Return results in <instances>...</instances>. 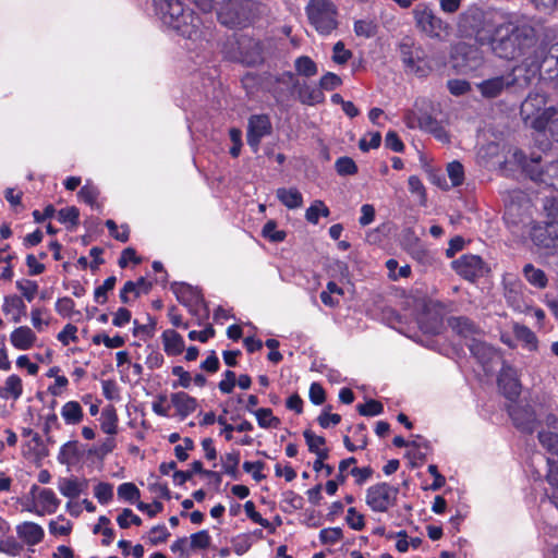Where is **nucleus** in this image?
I'll return each mask as SVG.
<instances>
[{
	"label": "nucleus",
	"mask_w": 558,
	"mask_h": 558,
	"mask_svg": "<svg viewBox=\"0 0 558 558\" xmlns=\"http://www.w3.org/2000/svg\"><path fill=\"white\" fill-rule=\"evenodd\" d=\"M458 27L464 36H474L480 45H488L499 58L522 59L529 68H541L542 51L537 49L541 26L526 16L473 8L460 15Z\"/></svg>",
	"instance_id": "f257e3e1"
},
{
	"label": "nucleus",
	"mask_w": 558,
	"mask_h": 558,
	"mask_svg": "<svg viewBox=\"0 0 558 558\" xmlns=\"http://www.w3.org/2000/svg\"><path fill=\"white\" fill-rule=\"evenodd\" d=\"M156 14L178 35L196 40L202 35V21L189 8L186 0H154Z\"/></svg>",
	"instance_id": "f03ea898"
},
{
	"label": "nucleus",
	"mask_w": 558,
	"mask_h": 558,
	"mask_svg": "<svg viewBox=\"0 0 558 558\" xmlns=\"http://www.w3.org/2000/svg\"><path fill=\"white\" fill-rule=\"evenodd\" d=\"M265 5L253 0H226L218 11V20L228 27H246L264 12Z\"/></svg>",
	"instance_id": "7ed1b4c3"
},
{
	"label": "nucleus",
	"mask_w": 558,
	"mask_h": 558,
	"mask_svg": "<svg viewBox=\"0 0 558 558\" xmlns=\"http://www.w3.org/2000/svg\"><path fill=\"white\" fill-rule=\"evenodd\" d=\"M547 98L542 93H531L520 107V114L525 122L537 130L543 131L550 123L558 129V106L545 108Z\"/></svg>",
	"instance_id": "20e7f679"
},
{
	"label": "nucleus",
	"mask_w": 558,
	"mask_h": 558,
	"mask_svg": "<svg viewBox=\"0 0 558 558\" xmlns=\"http://www.w3.org/2000/svg\"><path fill=\"white\" fill-rule=\"evenodd\" d=\"M306 14L311 25L322 35L330 34L338 26V11L331 0H310Z\"/></svg>",
	"instance_id": "39448f33"
},
{
	"label": "nucleus",
	"mask_w": 558,
	"mask_h": 558,
	"mask_svg": "<svg viewBox=\"0 0 558 558\" xmlns=\"http://www.w3.org/2000/svg\"><path fill=\"white\" fill-rule=\"evenodd\" d=\"M518 70H520V68L514 66L506 74L482 81L476 85V87L481 95L488 99L496 98L500 96L502 92L512 87L524 89L531 84V77L529 75H524L522 77L518 76L515 74Z\"/></svg>",
	"instance_id": "423d86ee"
},
{
	"label": "nucleus",
	"mask_w": 558,
	"mask_h": 558,
	"mask_svg": "<svg viewBox=\"0 0 558 558\" xmlns=\"http://www.w3.org/2000/svg\"><path fill=\"white\" fill-rule=\"evenodd\" d=\"M416 27L430 38L442 39L449 35L450 26L425 3L413 10Z\"/></svg>",
	"instance_id": "0eeeda50"
},
{
	"label": "nucleus",
	"mask_w": 558,
	"mask_h": 558,
	"mask_svg": "<svg viewBox=\"0 0 558 558\" xmlns=\"http://www.w3.org/2000/svg\"><path fill=\"white\" fill-rule=\"evenodd\" d=\"M398 494V487L377 483L366 489L365 502L375 512H386L396 505Z\"/></svg>",
	"instance_id": "6e6552de"
},
{
	"label": "nucleus",
	"mask_w": 558,
	"mask_h": 558,
	"mask_svg": "<svg viewBox=\"0 0 558 558\" xmlns=\"http://www.w3.org/2000/svg\"><path fill=\"white\" fill-rule=\"evenodd\" d=\"M272 126L268 116L254 114L248 119L246 140L247 144L256 153L264 136L271 133Z\"/></svg>",
	"instance_id": "1a4fd4ad"
},
{
	"label": "nucleus",
	"mask_w": 558,
	"mask_h": 558,
	"mask_svg": "<svg viewBox=\"0 0 558 558\" xmlns=\"http://www.w3.org/2000/svg\"><path fill=\"white\" fill-rule=\"evenodd\" d=\"M452 267L457 274L468 280H474L487 271L484 262L477 255H463L452 262Z\"/></svg>",
	"instance_id": "9d476101"
},
{
	"label": "nucleus",
	"mask_w": 558,
	"mask_h": 558,
	"mask_svg": "<svg viewBox=\"0 0 558 558\" xmlns=\"http://www.w3.org/2000/svg\"><path fill=\"white\" fill-rule=\"evenodd\" d=\"M538 440L547 452L558 458V417L556 415L549 414L546 417L545 427L538 432Z\"/></svg>",
	"instance_id": "9b49d317"
},
{
	"label": "nucleus",
	"mask_w": 558,
	"mask_h": 558,
	"mask_svg": "<svg viewBox=\"0 0 558 558\" xmlns=\"http://www.w3.org/2000/svg\"><path fill=\"white\" fill-rule=\"evenodd\" d=\"M468 345L472 354L486 371H490L493 365L498 364L501 361L499 352L486 342L472 338Z\"/></svg>",
	"instance_id": "f8f14e48"
},
{
	"label": "nucleus",
	"mask_w": 558,
	"mask_h": 558,
	"mask_svg": "<svg viewBox=\"0 0 558 558\" xmlns=\"http://www.w3.org/2000/svg\"><path fill=\"white\" fill-rule=\"evenodd\" d=\"M532 238L537 245L551 248L558 254V221H546L545 227L534 228Z\"/></svg>",
	"instance_id": "ddd939ff"
},
{
	"label": "nucleus",
	"mask_w": 558,
	"mask_h": 558,
	"mask_svg": "<svg viewBox=\"0 0 558 558\" xmlns=\"http://www.w3.org/2000/svg\"><path fill=\"white\" fill-rule=\"evenodd\" d=\"M509 414L514 425L523 432L532 433L535 423V414L527 405H512Z\"/></svg>",
	"instance_id": "4468645a"
},
{
	"label": "nucleus",
	"mask_w": 558,
	"mask_h": 558,
	"mask_svg": "<svg viewBox=\"0 0 558 558\" xmlns=\"http://www.w3.org/2000/svg\"><path fill=\"white\" fill-rule=\"evenodd\" d=\"M16 534L27 546H35L41 543L45 537L44 529L32 521H25L16 525Z\"/></svg>",
	"instance_id": "2eb2a0df"
},
{
	"label": "nucleus",
	"mask_w": 558,
	"mask_h": 558,
	"mask_svg": "<svg viewBox=\"0 0 558 558\" xmlns=\"http://www.w3.org/2000/svg\"><path fill=\"white\" fill-rule=\"evenodd\" d=\"M498 385L508 399H514L520 393V384L515 371L510 366H504L501 368Z\"/></svg>",
	"instance_id": "dca6fc26"
},
{
	"label": "nucleus",
	"mask_w": 558,
	"mask_h": 558,
	"mask_svg": "<svg viewBox=\"0 0 558 558\" xmlns=\"http://www.w3.org/2000/svg\"><path fill=\"white\" fill-rule=\"evenodd\" d=\"M151 283L145 278H140L137 281H126L120 290V300L122 303L128 304L133 299L138 298L141 294H146L150 291Z\"/></svg>",
	"instance_id": "f3484780"
},
{
	"label": "nucleus",
	"mask_w": 558,
	"mask_h": 558,
	"mask_svg": "<svg viewBox=\"0 0 558 558\" xmlns=\"http://www.w3.org/2000/svg\"><path fill=\"white\" fill-rule=\"evenodd\" d=\"M170 401L172 407L175 409L177 414L181 418H185L195 412L198 405L197 400L194 397H191L183 391L172 393L170 396Z\"/></svg>",
	"instance_id": "a211bd4d"
},
{
	"label": "nucleus",
	"mask_w": 558,
	"mask_h": 558,
	"mask_svg": "<svg viewBox=\"0 0 558 558\" xmlns=\"http://www.w3.org/2000/svg\"><path fill=\"white\" fill-rule=\"evenodd\" d=\"M505 296L508 304L517 312H525L529 305L524 302L522 295V286L518 280L505 282Z\"/></svg>",
	"instance_id": "6ab92c4d"
},
{
	"label": "nucleus",
	"mask_w": 558,
	"mask_h": 558,
	"mask_svg": "<svg viewBox=\"0 0 558 558\" xmlns=\"http://www.w3.org/2000/svg\"><path fill=\"white\" fill-rule=\"evenodd\" d=\"M36 339V335L27 326H21L14 329L10 336L12 345L17 350L23 351L31 349L34 345Z\"/></svg>",
	"instance_id": "aec40b11"
},
{
	"label": "nucleus",
	"mask_w": 558,
	"mask_h": 558,
	"mask_svg": "<svg viewBox=\"0 0 558 558\" xmlns=\"http://www.w3.org/2000/svg\"><path fill=\"white\" fill-rule=\"evenodd\" d=\"M86 488V483L76 477H61L58 480V489L66 498L78 497Z\"/></svg>",
	"instance_id": "412c9836"
},
{
	"label": "nucleus",
	"mask_w": 558,
	"mask_h": 558,
	"mask_svg": "<svg viewBox=\"0 0 558 558\" xmlns=\"http://www.w3.org/2000/svg\"><path fill=\"white\" fill-rule=\"evenodd\" d=\"M531 178L534 181L558 190V160L548 163L545 169L538 171L537 173H534V171L531 170Z\"/></svg>",
	"instance_id": "4be33fe9"
},
{
	"label": "nucleus",
	"mask_w": 558,
	"mask_h": 558,
	"mask_svg": "<svg viewBox=\"0 0 558 558\" xmlns=\"http://www.w3.org/2000/svg\"><path fill=\"white\" fill-rule=\"evenodd\" d=\"M162 342L165 352L168 355H179L184 350V340L175 330L168 329L162 332Z\"/></svg>",
	"instance_id": "5701e85b"
},
{
	"label": "nucleus",
	"mask_w": 558,
	"mask_h": 558,
	"mask_svg": "<svg viewBox=\"0 0 558 558\" xmlns=\"http://www.w3.org/2000/svg\"><path fill=\"white\" fill-rule=\"evenodd\" d=\"M23 393L22 379L17 375H10L0 386V398L3 400H17Z\"/></svg>",
	"instance_id": "b1692460"
},
{
	"label": "nucleus",
	"mask_w": 558,
	"mask_h": 558,
	"mask_svg": "<svg viewBox=\"0 0 558 558\" xmlns=\"http://www.w3.org/2000/svg\"><path fill=\"white\" fill-rule=\"evenodd\" d=\"M2 311L7 315H12V320L14 323L21 322V318L26 314V305L24 301L17 295L5 296Z\"/></svg>",
	"instance_id": "393cba45"
},
{
	"label": "nucleus",
	"mask_w": 558,
	"mask_h": 558,
	"mask_svg": "<svg viewBox=\"0 0 558 558\" xmlns=\"http://www.w3.org/2000/svg\"><path fill=\"white\" fill-rule=\"evenodd\" d=\"M38 502L41 507L40 510H37L36 513L38 515H43L45 513H54L60 506V500L56 496L54 492L49 488H43L38 493Z\"/></svg>",
	"instance_id": "a878e982"
},
{
	"label": "nucleus",
	"mask_w": 558,
	"mask_h": 558,
	"mask_svg": "<svg viewBox=\"0 0 558 558\" xmlns=\"http://www.w3.org/2000/svg\"><path fill=\"white\" fill-rule=\"evenodd\" d=\"M276 195L278 199L289 209H295L303 205V197L298 189L280 187L277 190Z\"/></svg>",
	"instance_id": "bb28decb"
},
{
	"label": "nucleus",
	"mask_w": 558,
	"mask_h": 558,
	"mask_svg": "<svg viewBox=\"0 0 558 558\" xmlns=\"http://www.w3.org/2000/svg\"><path fill=\"white\" fill-rule=\"evenodd\" d=\"M512 331L515 338L521 341L522 345L529 350L534 351L537 349V338L535 333L524 325L518 323L513 324Z\"/></svg>",
	"instance_id": "cd10ccee"
},
{
	"label": "nucleus",
	"mask_w": 558,
	"mask_h": 558,
	"mask_svg": "<svg viewBox=\"0 0 558 558\" xmlns=\"http://www.w3.org/2000/svg\"><path fill=\"white\" fill-rule=\"evenodd\" d=\"M400 51H401V59L403 61V63L407 65V68L409 69V71L417 74V75H425L426 73V70H425V66H422L420 63H421V60L418 58V56H414V52L411 50V47L403 44L400 46Z\"/></svg>",
	"instance_id": "c85d7f7f"
},
{
	"label": "nucleus",
	"mask_w": 558,
	"mask_h": 558,
	"mask_svg": "<svg viewBox=\"0 0 558 558\" xmlns=\"http://www.w3.org/2000/svg\"><path fill=\"white\" fill-rule=\"evenodd\" d=\"M173 292L177 295V299L180 303L185 306L192 305L193 302H201L199 294L196 290H194L191 286L185 283L174 284L172 287Z\"/></svg>",
	"instance_id": "c756f323"
},
{
	"label": "nucleus",
	"mask_w": 558,
	"mask_h": 558,
	"mask_svg": "<svg viewBox=\"0 0 558 558\" xmlns=\"http://www.w3.org/2000/svg\"><path fill=\"white\" fill-rule=\"evenodd\" d=\"M61 416L66 424H78L83 420V409L77 401H69L62 407Z\"/></svg>",
	"instance_id": "7c9ffc66"
},
{
	"label": "nucleus",
	"mask_w": 558,
	"mask_h": 558,
	"mask_svg": "<svg viewBox=\"0 0 558 558\" xmlns=\"http://www.w3.org/2000/svg\"><path fill=\"white\" fill-rule=\"evenodd\" d=\"M525 279L534 287L544 289L547 286V277L545 272L534 267L532 264H526L523 268Z\"/></svg>",
	"instance_id": "2f4dec72"
},
{
	"label": "nucleus",
	"mask_w": 558,
	"mask_h": 558,
	"mask_svg": "<svg viewBox=\"0 0 558 558\" xmlns=\"http://www.w3.org/2000/svg\"><path fill=\"white\" fill-rule=\"evenodd\" d=\"M80 457L77 441H69L64 444L58 454V461L61 464L71 465L77 461Z\"/></svg>",
	"instance_id": "473e14b6"
},
{
	"label": "nucleus",
	"mask_w": 558,
	"mask_h": 558,
	"mask_svg": "<svg viewBox=\"0 0 558 558\" xmlns=\"http://www.w3.org/2000/svg\"><path fill=\"white\" fill-rule=\"evenodd\" d=\"M452 329L464 338L478 333L476 326L465 317H458L451 320Z\"/></svg>",
	"instance_id": "72a5a7b5"
},
{
	"label": "nucleus",
	"mask_w": 558,
	"mask_h": 558,
	"mask_svg": "<svg viewBox=\"0 0 558 558\" xmlns=\"http://www.w3.org/2000/svg\"><path fill=\"white\" fill-rule=\"evenodd\" d=\"M295 71L299 75L311 77L317 74L316 63L307 56L299 57L294 62Z\"/></svg>",
	"instance_id": "f704fd0d"
},
{
	"label": "nucleus",
	"mask_w": 558,
	"mask_h": 558,
	"mask_svg": "<svg viewBox=\"0 0 558 558\" xmlns=\"http://www.w3.org/2000/svg\"><path fill=\"white\" fill-rule=\"evenodd\" d=\"M257 423L262 428H277L280 420L272 415V411L268 408H262L254 412Z\"/></svg>",
	"instance_id": "c9c22d12"
},
{
	"label": "nucleus",
	"mask_w": 558,
	"mask_h": 558,
	"mask_svg": "<svg viewBox=\"0 0 558 558\" xmlns=\"http://www.w3.org/2000/svg\"><path fill=\"white\" fill-rule=\"evenodd\" d=\"M221 462L225 473L232 476L233 478H236L238 465L240 463V451L232 450L231 452L226 453L221 458Z\"/></svg>",
	"instance_id": "e433bc0d"
},
{
	"label": "nucleus",
	"mask_w": 558,
	"mask_h": 558,
	"mask_svg": "<svg viewBox=\"0 0 558 558\" xmlns=\"http://www.w3.org/2000/svg\"><path fill=\"white\" fill-rule=\"evenodd\" d=\"M330 214L328 207L322 201H315L305 213V218L308 222L318 223L319 217H328Z\"/></svg>",
	"instance_id": "4c0bfd02"
},
{
	"label": "nucleus",
	"mask_w": 558,
	"mask_h": 558,
	"mask_svg": "<svg viewBox=\"0 0 558 558\" xmlns=\"http://www.w3.org/2000/svg\"><path fill=\"white\" fill-rule=\"evenodd\" d=\"M101 429L108 435H114L118 432V417L113 409H106L101 413Z\"/></svg>",
	"instance_id": "58836bf2"
},
{
	"label": "nucleus",
	"mask_w": 558,
	"mask_h": 558,
	"mask_svg": "<svg viewBox=\"0 0 558 558\" xmlns=\"http://www.w3.org/2000/svg\"><path fill=\"white\" fill-rule=\"evenodd\" d=\"M110 525V519L106 515H101L98 519V523L94 526L93 532L95 534L101 533L104 535L102 544L109 545L111 544L113 537H114V531L109 526Z\"/></svg>",
	"instance_id": "ea45409f"
},
{
	"label": "nucleus",
	"mask_w": 558,
	"mask_h": 558,
	"mask_svg": "<svg viewBox=\"0 0 558 558\" xmlns=\"http://www.w3.org/2000/svg\"><path fill=\"white\" fill-rule=\"evenodd\" d=\"M72 531L71 521L66 520L63 515H59L57 520L49 523V532L56 536H66Z\"/></svg>",
	"instance_id": "a19ab883"
},
{
	"label": "nucleus",
	"mask_w": 558,
	"mask_h": 558,
	"mask_svg": "<svg viewBox=\"0 0 558 558\" xmlns=\"http://www.w3.org/2000/svg\"><path fill=\"white\" fill-rule=\"evenodd\" d=\"M386 267L388 269V277L393 281L399 278H408L411 275V268L409 265L399 267L398 262L392 258L386 262Z\"/></svg>",
	"instance_id": "79ce46f5"
},
{
	"label": "nucleus",
	"mask_w": 558,
	"mask_h": 558,
	"mask_svg": "<svg viewBox=\"0 0 558 558\" xmlns=\"http://www.w3.org/2000/svg\"><path fill=\"white\" fill-rule=\"evenodd\" d=\"M244 511L254 523L268 529L271 533L275 532V527L270 524V522L264 519L260 513L255 510V505L253 501L248 500L244 504Z\"/></svg>",
	"instance_id": "37998d69"
},
{
	"label": "nucleus",
	"mask_w": 558,
	"mask_h": 558,
	"mask_svg": "<svg viewBox=\"0 0 558 558\" xmlns=\"http://www.w3.org/2000/svg\"><path fill=\"white\" fill-rule=\"evenodd\" d=\"M80 210L75 206L62 208L58 211V220L61 223H69L70 228L78 225Z\"/></svg>",
	"instance_id": "c03bdc74"
},
{
	"label": "nucleus",
	"mask_w": 558,
	"mask_h": 558,
	"mask_svg": "<svg viewBox=\"0 0 558 558\" xmlns=\"http://www.w3.org/2000/svg\"><path fill=\"white\" fill-rule=\"evenodd\" d=\"M264 238L271 242H282L286 239V232L277 229V223L274 220H269L265 223L262 230Z\"/></svg>",
	"instance_id": "a18cd8bd"
},
{
	"label": "nucleus",
	"mask_w": 558,
	"mask_h": 558,
	"mask_svg": "<svg viewBox=\"0 0 558 558\" xmlns=\"http://www.w3.org/2000/svg\"><path fill=\"white\" fill-rule=\"evenodd\" d=\"M304 439L312 453H315L326 448V440L323 436L315 435L311 429H305L303 433Z\"/></svg>",
	"instance_id": "49530a36"
},
{
	"label": "nucleus",
	"mask_w": 558,
	"mask_h": 558,
	"mask_svg": "<svg viewBox=\"0 0 558 558\" xmlns=\"http://www.w3.org/2000/svg\"><path fill=\"white\" fill-rule=\"evenodd\" d=\"M117 282V278L114 276L108 277L104 283L95 289L94 298L95 301L99 304H104L107 301V293L111 291Z\"/></svg>",
	"instance_id": "de8ad7c7"
},
{
	"label": "nucleus",
	"mask_w": 558,
	"mask_h": 558,
	"mask_svg": "<svg viewBox=\"0 0 558 558\" xmlns=\"http://www.w3.org/2000/svg\"><path fill=\"white\" fill-rule=\"evenodd\" d=\"M106 227L108 228L110 235L116 240L123 243L129 241L130 229L126 225H122L119 230L117 223L113 220L108 219L106 221Z\"/></svg>",
	"instance_id": "09e8293b"
},
{
	"label": "nucleus",
	"mask_w": 558,
	"mask_h": 558,
	"mask_svg": "<svg viewBox=\"0 0 558 558\" xmlns=\"http://www.w3.org/2000/svg\"><path fill=\"white\" fill-rule=\"evenodd\" d=\"M408 185L410 192L418 197L420 204L425 206L427 202L426 190L420 178L416 175H411L408 180Z\"/></svg>",
	"instance_id": "8fccbe9b"
},
{
	"label": "nucleus",
	"mask_w": 558,
	"mask_h": 558,
	"mask_svg": "<svg viewBox=\"0 0 558 558\" xmlns=\"http://www.w3.org/2000/svg\"><path fill=\"white\" fill-rule=\"evenodd\" d=\"M420 128L429 129V131L435 135L436 138L444 143L449 142L448 133L441 128L436 125V122L430 118L426 117L424 122H420Z\"/></svg>",
	"instance_id": "3c124183"
},
{
	"label": "nucleus",
	"mask_w": 558,
	"mask_h": 558,
	"mask_svg": "<svg viewBox=\"0 0 558 558\" xmlns=\"http://www.w3.org/2000/svg\"><path fill=\"white\" fill-rule=\"evenodd\" d=\"M77 195L81 201L93 207L97 204L99 191L95 185L87 183L80 190Z\"/></svg>",
	"instance_id": "603ef678"
},
{
	"label": "nucleus",
	"mask_w": 558,
	"mask_h": 558,
	"mask_svg": "<svg viewBox=\"0 0 558 558\" xmlns=\"http://www.w3.org/2000/svg\"><path fill=\"white\" fill-rule=\"evenodd\" d=\"M119 498L133 502L140 498V490L133 483H123L118 487Z\"/></svg>",
	"instance_id": "864d4df0"
},
{
	"label": "nucleus",
	"mask_w": 558,
	"mask_h": 558,
	"mask_svg": "<svg viewBox=\"0 0 558 558\" xmlns=\"http://www.w3.org/2000/svg\"><path fill=\"white\" fill-rule=\"evenodd\" d=\"M336 170L340 175H352L357 171L354 160L350 157H340L336 161Z\"/></svg>",
	"instance_id": "5fc2aeb1"
},
{
	"label": "nucleus",
	"mask_w": 558,
	"mask_h": 558,
	"mask_svg": "<svg viewBox=\"0 0 558 558\" xmlns=\"http://www.w3.org/2000/svg\"><path fill=\"white\" fill-rule=\"evenodd\" d=\"M94 495L100 504L106 505L113 497V487L109 483H99L94 488Z\"/></svg>",
	"instance_id": "6e6d98bb"
},
{
	"label": "nucleus",
	"mask_w": 558,
	"mask_h": 558,
	"mask_svg": "<svg viewBox=\"0 0 558 558\" xmlns=\"http://www.w3.org/2000/svg\"><path fill=\"white\" fill-rule=\"evenodd\" d=\"M210 535L206 530L194 533L190 537V546L193 549H205L210 545Z\"/></svg>",
	"instance_id": "4d7b16f0"
},
{
	"label": "nucleus",
	"mask_w": 558,
	"mask_h": 558,
	"mask_svg": "<svg viewBox=\"0 0 558 558\" xmlns=\"http://www.w3.org/2000/svg\"><path fill=\"white\" fill-rule=\"evenodd\" d=\"M352 57V52L345 49L342 41H337L332 48V61L337 64H345Z\"/></svg>",
	"instance_id": "13d9d810"
},
{
	"label": "nucleus",
	"mask_w": 558,
	"mask_h": 558,
	"mask_svg": "<svg viewBox=\"0 0 558 558\" xmlns=\"http://www.w3.org/2000/svg\"><path fill=\"white\" fill-rule=\"evenodd\" d=\"M342 530L340 527L323 529L319 532V539L323 544L333 545L342 538Z\"/></svg>",
	"instance_id": "bf43d9fd"
},
{
	"label": "nucleus",
	"mask_w": 558,
	"mask_h": 558,
	"mask_svg": "<svg viewBox=\"0 0 558 558\" xmlns=\"http://www.w3.org/2000/svg\"><path fill=\"white\" fill-rule=\"evenodd\" d=\"M23 550V545L13 537H7L0 541V551L9 556H19Z\"/></svg>",
	"instance_id": "052dcab7"
},
{
	"label": "nucleus",
	"mask_w": 558,
	"mask_h": 558,
	"mask_svg": "<svg viewBox=\"0 0 558 558\" xmlns=\"http://www.w3.org/2000/svg\"><path fill=\"white\" fill-rule=\"evenodd\" d=\"M16 288L28 302L34 300L38 291V284L32 280H19L16 281Z\"/></svg>",
	"instance_id": "680f3d73"
},
{
	"label": "nucleus",
	"mask_w": 558,
	"mask_h": 558,
	"mask_svg": "<svg viewBox=\"0 0 558 558\" xmlns=\"http://www.w3.org/2000/svg\"><path fill=\"white\" fill-rule=\"evenodd\" d=\"M381 142V135L379 132H369L363 138L360 140L359 146L363 151L378 148Z\"/></svg>",
	"instance_id": "e2e57ef3"
},
{
	"label": "nucleus",
	"mask_w": 558,
	"mask_h": 558,
	"mask_svg": "<svg viewBox=\"0 0 558 558\" xmlns=\"http://www.w3.org/2000/svg\"><path fill=\"white\" fill-rule=\"evenodd\" d=\"M447 172L453 186L462 184L464 179L463 166L458 161H452L447 166Z\"/></svg>",
	"instance_id": "0e129e2a"
},
{
	"label": "nucleus",
	"mask_w": 558,
	"mask_h": 558,
	"mask_svg": "<svg viewBox=\"0 0 558 558\" xmlns=\"http://www.w3.org/2000/svg\"><path fill=\"white\" fill-rule=\"evenodd\" d=\"M117 521L121 529H128L131 523L135 525L142 524V519L128 508L122 510V512L118 515Z\"/></svg>",
	"instance_id": "69168bd1"
},
{
	"label": "nucleus",
	"mask_w": 558,
	"mask_h": 558,
	"mask_svg": "<svg viewBox=\"0 0 558 558\" xmlns=\"http://www.w3.org/2000/svg\"><path fill=\"white\" fill-rule=\"evenodd\" d=\"M357 411L361 415L364 416H375L383 413L384 407L380 402L376 400H369L364 404H359Z\"/></svg>",
	"instance_id": "338daca9"
},
{
	"label": "nucleus",
	"mask_w": 558,
	"mask_h": 558,
	"mask_svg": "<svg viewBox=\"0 0 558 558\" xmlns=\"http://www.w3.org/2000/svg\"><path fill=\"white\" fill-rule=\"evenodd\" d=\"M543 208L546 213L548 221H558V199L554 197H545Z\"/></svg>",
	"instance_id": "774afa93"
}]
</instances>
